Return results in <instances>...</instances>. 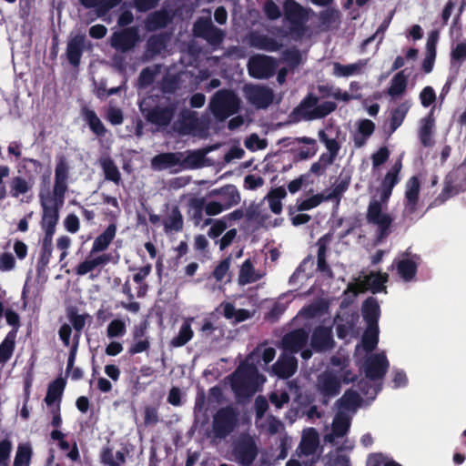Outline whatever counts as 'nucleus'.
Here are the masks:
<instances>
[{"label": "nucleus", "mask_w": 466, "mask_h": 466, "mask_svg": "<svg viewBox=\"0 0 466 466\" xmlns=\"http://www.w3.org/2000/svg\"><path fill=\"white\" fill-rule=\"evenodd\" d=\"M138 40L137 32L134 28H128L121 33H115L111 38L113 47L126 51L133 47Z\"/></svg>", "instance_id": "obj_15"}, {"label": "nucleus", "mask_w": 466, "mask_h": 466, "mask_svg": "<svg viewBox=\"0 0 466 466\" xmlns=\"http://www.w3.org/2000/svg\"><path fill=\"white\" fill-rule=\"evenodd\" d=\"M249 42L252 46L268 51H276L282 45L271 37L261 35H252Z\"/></svg>", "instance_id": "obj_31"}, {"label": "nucleus", "mask_w": 466, "mask_h": 466, "mask_svg": "<svg viewBox=\"0 0 466 466\" xmlns=\"http://www.w3.org/2000/svg\"><path fill=\"white\" fill-rule=\"evenodd\" d=\"M239 106V101L236 95L228 91H219L213 97L210 108L214 115L224 119L234 114Z\"/></svg>", "instance_id": "obj_4"}, {"label": "nucleus", "mask_w": 466, "mask_h": 466, "mask_svg": "<svg viewBox=\"0 0 466 466\" xmlns=\"http://www.w3.org/2000/svg\"><path fill=\"white\" fill-rule=\"evenodd\" d=\"M69 166L61 158L55 169V184L53 194L40 193L43 208L42 227L46 232L45 237L53 238L56 225L58 221V210L64 204L65 194L67 190Z\"/></svg>", "instance_id": "obj_2"}, {"label": "nucleus", "mask_w": 466, "mask_h": 466, "mask_svg": "<svg viewBox=\"0 0 466 466\" xmlns=\"http://www.w3.org/2000/svg\"><path fill=\"white\" fill-rule=\"evenodd\" d=\"M259 426L270 433H277L282 430V423L272 417L267 418L265 423H259Z\"/></svg>", "instance_id": "obj_56"}, {"label": "nucleus", "mask_w": 466, "mask_h": 466, "mask_svg": "<svg viewBox=\"0 0 466 466\" xmlns=\"http://www.w3.org/2000/svg\"><path fill=\"white\" fill-rule=\"evenodd\" d=\"M84 42L85 36L78 35L74 36L67 45V57L69 62L74 66H77L79 64Z\"/></svg>", "instance_id": "obj_25"}, {"label": "nucleus", "mask_w": 466, "mask_h": 466, "mask_svg": "<svg viewBox=\"0 0 466 466\" xmlns=\"http://www.w3.org/2000/svg\"><path fill=\"white\" fill-rule=\"evenodd\" d=\"M116 235V227L110 225L100 236H98L92 247V253L105 250Z\"/></svg>", "instance_id": "obj_33"}, {"label": "nucleus", "mask_w": 466, "mask_h": 466, "mask_svg": "<svg viewBox=\"0 0 466 466\" xmlns=\"http://www.w3.org/2000/svg\"><path fill=\"white\" fill-rule=\"evenodd\" d=\"M52 238L49 237H45L43 242V251L39 259V264L42 267H46L48 265L50 261V258L52 255Z\"/></svg>", "instance_id": "obj_53"}, {"label": "nucleus", "mask_w": 466, "mask_h": 466, "mask_svg": "<svg viewBox=\"0 0 466 466\" xmlns=\"http://www.w3.org/2000/svg\"><path fill=\"white\" fill-rule=\"evenodd\" d=\"M410 105L408 102H405L400 105L392 113L391 116V126L393 129H396L400 126L407 112L410 109Z\"/></svg>", "instance_id": "obj_50"}, {"label": "nucleus", "mask_w": 466, "mask_h": 466, "mask_svg": "<svg viewBox=\"0 0 466 466\" xmlns=\"http://www.w3.org/2000/svg\"><path fill=\"white\" fill-rule=\"evenodd\" d=\"M179 160V157L176 154H161L152 159V167L155 169H165L177 165Z\"/></svg>", "instance_id": "obj_37"}, {"label": "nucleus", "mask_w": 466, "mask_h": 466, "mask_svg": "<svg viewBox=\"0 0 466 466\" xmlns=\"http://www.w3.org/2000/svg\"><path fill=\"white\" fill-rule=\"evenodd\" d=\"M335 196V193H321L311 196L306 199L300 200L298 203V209L300 211L310 210L318 207L324 200L331 199Z\"/></svg>", "instance_id": "obj_34"}, {"label": "nucleus", "mask_w": 466, "mask_h": 466, "mask_svg": "<svg viewBox=\"0 0 466 466\" xmlns=\"http://www.w3.org/2000/svg\"><path fill=\"white\" fill-rule=\"evenodd\" d=\"M368 220L376 225L381 233H384L391 224L392 218L387 212V202H383L380 198H374L369 206Z\"/></svg>", "instance_id": "obj_5"}, {"label": "nucleus", "mask_w": 466, "mask_h": 466, "mask_svg": "<svg viewBox=\"0 0 466 466\" xmlns=\"http://www.w3.org/2000/svg\"><path fill=\"white\" fill-rule=\"evenodd\" d=\"M101 460L108 466H120L125 461V456L121 451L106 449L101 454Z\"/></svg>", "instance_id": "obj_43"}, {"label": "nucleus", "mask_w": 466, "mask_h": 466, "mask_svg": "<svg viewBox=\"0 0 466 466\" xmlns=\"http://www.w3.org/2000/svg\"><path fill=\"white\" fill-rule=\"evenodd\" d=\"M420 183L415 177H410L406 183L405 198L406 209L413 212L418 201Z\"/></svg>", "instance_id": "obj_24"}, {"label": "nucleus", "mask_w": 466, "mask_h": 466, "mask_svg": "<svg viewBox=\"0 0 466 466\" xmlns=\"http://www.w3.org/2000/svg\"><path fill=\"white\" fill-rule=\"evenodd\" d=\"M375 125L370 119H362L358 123V134L355 137V144L358 147L364 145L366 138L369 137L374 131Z\"/></svg>", "instance_id": "obj_36"}, {"label": "nucleus", "mask_w": 466, "mask_h": 466, "mask_svg": "<svg viewBox=\"0 0 466 466\" xmlns=\"http://www.w3.org/2000/svg\"><path fill=\"white\" fill-rule=\"evenodd\" d=\"M319 139L325 144L328 150V153L322 154V156L329 157L330 161L333 162L339 151L338 143L334 139L328 138L324 131H319Z\"/></svg>", "instance_id": "obj_47"}, {"label": "nucleus", "mask_w": 466, "mask_h": 466, "mask_svg": "<svg viewBox=\"0 0 466 466\" xmlns=\"http://www.w3.org/2000/svg\"><path fill=\"white\" fill-rule=\"evenodd\" d=\"M400 168L401 164L400 162L396 163L383 179L380 189V197L383 202L388 201L393 187L398 183V174Z\"/></svg>", "instance_id": "obj_17"}, {"label": "nucleus", "mask_w": 466, "mask_h": 466, "mask_svg": "<svg viewBox=\"0 0 466 466\" xmlns=\"http://www.w3.org/2000/svg\"><path fill=\"white\" fill-rule=\"evenodd\" d=\"M435 127V119L431 115L422 118L420 122L419 137L424 146L433 144V134Z\"/></svg>", "instance_id": "obj_21"}, {"label": "nucleus", "mask_w": 466, "mask_h": 466, "mask_svg": "<svg viewBox=\"0 0 466 466\" xmlns=\"http://www.w3.org/2000/svg\"><path fill=\"white\" fill-rule=\"evenodd\" d=\"M172 117V113L170 110L165 109L160 110L157 109L149 114L148 118L152 122L157 123V125H167Z\"/></svg>", "instance_id": "obj_52"}, {"label": "nucleus", "mask_w": 466, "mask_h": 466, "mask_svg": "<svg viewBox=\"0 0 466 466\" xmlns=\"http://www.w3.org/2000/svg\"><path fill=\"white\" fill-rule=\"evenodd\" d=\"M127 325L121 319L112 320L106 328V336L109 339L122 337L126 334Z\"/></svg>", "instance_id": "obj_46"}, {"label": "nucleus", "mask_w": 466, "mask_h": 466, "mask_svg": "<svg viewBox=\"0 0 466 466\" xmlns=\"http://www.w3.org/2000/svg\"><path fill=\"white\" fill-rule=\"evenodd\" d=\"M365 65L366 63L362 60L349 65L333 63L332 73L338 77H349L360 74Z\"/></svg>", "instance_id": "obj_22"}, {"label": "nucleus", "mask_w": 466, "mask_h": 466, "mask_svg": "<svg viewBox=\"0 0 466 466\" xmlns=\"http://www.w3.org/2000/svg\"><path fill=\"white\" fill-rule=\"evenodd\" d=\"M287 192L284 187H279L272 189L266 196V199L268 201L270 210L275 214H279L282 211L281 200L285 198Z\"/></svg>", "instance_id": "obj_29"}, {"label": "nucleus", "mask_w": 466, "mask_h": 466, "mask_svg": "<svg viewBox=\"0 0 466 466\" xmlns=\"http://www.w3.org/2000/svg\"><path fill=\"white\" fill-rule=\"evenodd\" d=\"M236 416L232 409L221 410L214 419V430L219 436L228 433L235 425Z\"/></svg>", "instance_id": "obj_14"}, {"label": "nucleus", "mask_w": 466, "mask_h": 466, "mask_svg": "<svg viewBox=\"0 0 466 466\" xmlns=\"http://www.w3.org/2000/svg\"><path fill=\"white\" fill-rule=\"evenodd\" d=\"M194 32L212 44L218 43L223 36L222 32L212 25L209 15L206 18H200L195 24Z\"/></svg>", "instance_id": "obj_11"}, {"label": "nucleus", "mask_w": 466, "mask_h": 466, "mask_svg": "<svg viewBox=\"0 0 466 466\" xmlns=\"http://www.w3.org/2000/svg\"><path fill=\"white\" fill-rule=\"evenodd\" d=\"M327 466H350V461L344 452L335 451L328 455Z\"/></svg>", "instance_id": "obj_49"}, {"label": "nucleus", "mask_w": 466, "mask_h": 466, "mask_svg": "<svg viewBox=\"0 0 466 466\" xmlns=\"http://www.w3.org/2000/svg\"><path fill=\"white\" fill-rule=\"evenodd\" d=\"M225 219H226V218L213 221L212 226L208 231V236L210 238H214L218 237L227 228V224H226Z\"/></svg>", "instance_id": "obj_60"}, {"label": "nucleus", "mask_w": 466, "mask_h": 466, "mask_svg": "<svg viewBox=\"0 0 466 466\" xmlns=\"http://www.w3.org/2000/svg\"><path fill=\"white\" fill-rule=\"evenodd\" d=\"M245 96L254 106L265 108L273 100V94L270 89L258 86H248L245 87Z\"/></svg>", "instance_id": "obj_10"}, {"label": "nucleus", "mask_w": 466, "mask_h": 466, "mask_svg": "<svg viewBox=\"0 0 466 466\" xmlns=\"http://www.w3.org/2000/svg\"><path fill=\"white\" fill-rule=\"evenodd\" d=\"M109 260V255L102 254L94 256V253L91 252L90 256L77 266L76 274L86 275V273L91 272L99 267L106 265Z\"/></svg>", "instance_id": "obj_18"}, {"label": "nucleus", "mask_w": 466, "mask_h": 466, "mask_svg": "<svg viewBox=\"0 0 466 466\" xmlns=\"http://www.w3.org/2000/svg\"><path fill=\"white\" fill-rule=\"evenodd\" d=\"M367 466H400L382 454H372L368 458Z\"/></svg>", "instance_id": "obj_51"}, {"label": "nucleus", "mask_w": 466, "mask_h": 466, "mask_svg": "<svg viewBox=\"0 0 466 466\" xmlns=\"http://www.w3.org/2000/svg\"><path fill=\"white\" fill-rule=\"evenodd\" d=\"M32 448L29 444H20L15 457L14 466H29Z\"/></svg>", "instance_id": "obj_42"}, {"label": "nucleus", "mask_w": 466, "mask_h": 466, "mask_svg": "<svg viewBox=\"0 0 466 466\" xmlns=\"http://www.w3.org/2000/svg\"><path fill=\"white\" fill-rule=\"evenodd\" d=\"M33 187V184L21 177H15L10 183V193L12 197L18 198L20 195L27 193Z\"/></svg>", "instance_id": "obj_38"}, {"label": "nucleus", "mask_w": 466, "mask_h": 466, "mask_svg": "<svg viewBox=\"0 0 466 466\" xmlns=\"http://www.w3.org/2000/svg\"><path fill=\"white\" fill-rule=\"evenodd\" d=\"M379 340V328L378 325L369 324L366 331L363 334L360 345L356 347V356L358 358L364 356L367 352L374 350Z\"/></svg>", "instance_id": "obj_12"}, {"label": "nucleus", "mask_w": 466, "mask_h": 466, "mask_svg": "<svg viewBox=\"0 0 466 466\" xmlns=\"http://www.w3.org/2000/svg\"><path fill=\"white\" fill-rule=\"evenodd\" d=\"M12 450V445L9 441H3L0 442V466H7L8 459Z\"/></svg>", "instance_id": "obj_58"}, {"label": "nucleus", "mask_w": 466, "mask_h": 466, "mask_svg": "<svg viewBox=\"0 0 466 466\" xmlns=\"http://www.w3.org/2000/svg\"><path fill=\"white\" fill-rule=\"evenodd\" d=\"M65 387V382L63 380H56L52 382L47 390V394L45 398V401L47 405H52L56 400H57L62 395L63 390Z\"/></svg>", "instance_id": "obj_41"}, {"label": "nucleus", "mask_w": 466, "mask_h": 466, "mask_svg": "<svg viewBox=\"0 0 466 466\" xmlns=\"http://www.w3.org/2000/svg\"><path fill=\"white\" fill-rule=\"evenodd\" d=\"M100 163L106 177L116 183L119 182L120 173L116 166L113 163V161L109 158L105 157L101 159Z\"/></svg>", "instance_id": "obj_44"}, {"label": "nucleus", "mask_w": 466, "mask_h": 466, "mask_svg": "<svg viewBox=\"0 0 466 466\" xmlns=\"http://www.w3.org/2000/svg\"><path fill=\"white\" fill-rule=\"evenodd\" d=\"M230 267V258L224 259L214 270V277L220 281L227 276Z\"/></svg>", "instance_id": "obj_61"}, {"label": "nucleus", "mask_w": 466, "mask_h": 466, "mask_svg": "<svg viewBox=\"0 0 466 466\" xmlns=\"http://www.w3.org/2000/svg\"><path fill=\"white\" fill-rule=\"evenodd\" d=\"M308 334L303 329H298L287 334L282 340L284 352L293 355L307 343Z\"/></svg>", "instance_id": "obj_13"}, {"label": "nucleus", "mask_w": 466, "mask_h": 466, "mask_svg": "<svg viewBox=\"0 0 466 466\" xmlns=\"http://www.w3.org/2000/svg\"><path fill=\"white\" fill-rule=\"evenodd\" d=\"M334 108L335 104L332 102H324L317 106V100L309 97L301 103L298 108V114L301 117L309 120L323 117L333 111Z\"/></svg>", "instance_id": "obj_7"}, {"label": "nucleus", "mask_w": 466, "mask_h": 466, "mask_svg": "<svg viewBox=\"0 0 466 466\" xmlns=\"http://www.w3.org/2000/svg\"><path fill=\"white\" fill-rule=\"evenodd\" d=\"M319 445V436L314 429L304 431L300 449L302 453L309 455L315 452Z\"/></svg>", "instance_id": "obj_27"}, {"label": "nucleus", "mask_w": 466, "mask_h": 466, "mask_svg": "<svg viewBox=\"0 0 466 466\" xmlns=\"http://www.w3.org/2000/svg\"><path fill=\"white\" fill-rule=\"evenodd\" d=\"M363 317L367 321V324H377L380 316V307L378 302L373 299H368L362 308Z\"/></svg>", "instance_id": "obj_35"}, {"label": "nucleus", "mask_w": 466, "mask_h": 466, "mask_svg": "<svg viewBox=\"0 0 466 466\" xmlns=\"http://www.w3.org/2000/svg\"><path fill=\"white\" fill-rule=\"evenodd\" d=\"M275 354L273 348L258 349L238 367L229 379L231 388L238 398L251 396L264 383L265 379L258 374V369L271 362Z\"/></svg>", "instance_id": "obj_1"}, {"label": "nucleus", "mask_w": 466, "mask_h": 466, "mask_svg": "<svg viewBox=\"0 0 466 466\" xmlns=\"http://www.w3.org/2000/svg\"><path fill=\"white\" fill-rule=\"evenodd\" d=\"M15 268V260L11 253L0 254V271H11Z\"/></svg>", "instance_id": "obj_54"}, {"label": "nucleus", "mask_w": 466, "mask_h": 466, "mask_svg": "<svg viewBox=\"0 0 466 466\" xmlns=\"http://www.w3.org/2000/svg\"><path fill=\"white\" fill-rule=\"evenodd\" d=\"M276 68L275 61L268 56H256L248 62L249 74L257 78L270 76Z\"/></svg>", "instance_id": "obj_9"}, {"label": "nucleus", "mask_w": 466, "mask_h": 466, "mask_svg": "<svg viewBox=\"0 0 466 466\" xmlns=\"http://www.w3.org/2000/svg\"><path fill=\"white\" fill-rule=\"evenodd\" d=\"M416 267L415 261L410 258H402L397 264L400 276L406 281L414 277Z\"/></svg>", "instance_id": "obj_39"}, {"label": "nucleus", "mask_w": 466, "mask_h": 466, "mask_svg": "<svg viewBox=\"0 0 466 466\" xmlns=\"http://www.w3.org/2000/svg\"><path fill=\"white\" fill-rule=\"evenodd\" d=\"M285 13L289 20L300 25L305 20V12L302 7L292 0H287L284 5Z\"/></svg>", "instance_id": "obj_32"}, {"label": "nucleus", "mask_w": 466, "mask_h": 466, "mask_svg": "<svg viewBox=\"0 0 466 466\" xmlns=\"http://www.w3.org/2000/svg\"><path fill=\"white\" fill-rule=\"evenodd\" d=\"M82 116L84 120L88 124L90 129L96 135L102 136L106 133V128L95 111L87 107H84L82 109Z\"/></svg>", "instance_id": "obj_28"}, {"label": "nucleus", "mask_w": 466, "mask_h": 466, "mask_svg": "<svg viewBox=\"0 0 466 466\" xmlns=\"http://www.w3.org/2000/svg\"><path fill=\"white\" fill-rule=\"evenodd\" d=\"M165 227L167 229L171 230L180 229L182 227L181 216L177 211H173L169 219L165 222Z\"/></svg>", "instance_id": "obj_64"}, {"label": "nucleus", "mask_w": 466, "mask_h": 466, "mask_svg": "<svg viewBox=\"0 0 466 466\" xmlns=\"http://www.w3.org/2000/svg\"><path fill=\"white\" fill-rule=\"evenodd\" d=\"M332 162L330 161L329 157L320 156L319 160L312 164L310 167V171L316 175L321 174L328 166H329Z\"/></svg>", "instance_id": "obj_59"}, {"label": "nucleus", "mask_w": 466, "mask_h": 466, "mask_svg": "<svg viewBox=\"0 0 466 466\" xmlns=\"http://www.w3.org/2000/svg\"><path fill=\"white\" fill-rule=\"evenodd\" d=\"M360 404L359 395L353 391L346 392L338 403V411L333 419L331 432L325 435V441L335 442L343 437L350 425V416Z\"/></svg>", "instance_id": "obj_3"}, {"label": "nucleus", "mask_w": 466, "mask_h": 466, "mask_svg": "<svg viewBox=\"0 0 466 466\" xmlns=\"http://www.w3.org/2000/svg\"><path fill=\"white\" fill-rule=\"evenodd\" d=\"M193 318H187L184 320L179 329L178 334L171 340V345L174 347H182L187 344L193 337V329L191 324Z\"/></svg>", "instance_id": "obj_26"}, {"label": "nucleus", "mask_w": 466, "mask_h": 466, "mask_svg": "<svg viewBox=\"0 0 466 466\" xmlns=\"http://www.w3.org/2000/svg\"><path fill=\"white\" fill-rule=\"evenodd\" d=\"M451 59L461 62L466 59V43H458L451 52Z\"/></svg>", "instance_id": "obj_62"}, {"label": "nucleus", "mask_w": 466, "mask_h": 466, "mask_svg": "<svg viewBox=\"0 0 466 466\" xmlns=\"http://www.w3.org/2000/svg\"><path fill=\"white\" fill-rule=\"evenodd\" d=\"M389 361L384 353L371 354L361 367L370 380L381 379L389 369Z\"/></svg>", "instance_id": "obj_8"}, {"label": "nucleus", "mask_w": 466, "mask_h": 466, "mask_svg": "<svg viewBox=\"0 0 466 466\" xmlns=\"http://www.w3.org/2000/svg\"><path fill=\"white\" fill-rule=\"evenodd\" d=\"M330 330L328 328L317 329L312 336L311 347L316 350H325L332 347Z\"/></svg>", "instance_id": "obj_20"}, {"label": "nucleus", "mask_w": 466, "mask_h": 466, "mask_svg": "<svg viewBox=\"0 0 466 466\" xmlns=\"http://www.w3.org/2000/svg\"><path fill=\"white\" fill-rule=\"evenodd\" d=\"M225 205L218 201H210L205 205V212L208 216H216L226 210Z\"/></svg>", "instance_id": "obj_63"}, {"label": "nucleus", "mask_w": 466, "mask_h": 466, "mask_svg": "<svg viewBox=\"0 0 466 466\" xmlns=\"http://www.w3.org/2000/svg\"><path fill=\"white\" fill-rule=\"evenodd\" d=\"M169 19L167 13H157L152 15L148 21V27L150 29H156L157 27L164 26Z\"/></svg>", "instance_id": "obj_55"}, {"label": "nucleus", "mask_w": 466, "mask_h": 466, "mask_svg": "<svg viewBox=\"0 0 466 466\" xmlns=\"http://www.w3.org/2000/svg\"><path fill=\"white\" fill-rule=\"evenodd\" d=\"M407 86V77L402 72L398 73L391 80L389 89V95L392 97L400 96L403 94Z\"/></svg>", "instance_id": "obj_40"}, {"label": "nucleus", "mask_w": 466, "mask_h": 466, "mask_svg": "<svg viewBox=\"0 0 466 466\" xmlns=\"http://www.w3.org/2000/svg\"><path fill=\"white\" fill-rule=\"evenodd\" d=\"M220 195L222 197V204L226 208H229L239 203L240 196L236 187L228 185L221 189H215L210 192V196Z\"/></svg>", "instance_id": "obj_23"}, {"label": "nucleus", "mask_w": 466, "mask_h": 466, "mask_svg": "<svg viewBox=\"0 0 466 466\" xmlns=\"http://www.w3.org/2000/svg\"><path fill=\"white\" fill-rule=\"evenodd\" d=\"M318 390L324 398L333 397L339 392V383L331 373L322 374L319 378Z\"/></svg>", "instance_id": "obj_19"}, {"label": "nucleus", "mask_w": 466, "mask_h": 466, "mask_svg": "<svg viewBox=\"0 0 466 466\" xmlns=\"http://www.w3.org/2000/svg\"><path fill=\"white\" fill-rule=\"evenodd\" d=\"M420 99L423 106H429L436 99L434 90L431 86L424 87L420 94Z\"/></svg>", "instance_id": "obj_57"}, {"label": "nucleus", "mask_w": 466, "mask_h": 466, "mask_svg": "<svg viewBox=\"0 0 466 466\" xmlns=\"http://www.w3.org/2000/svg\"><path fill=\"white\" fill-rule=\"evenodd\" d=\"M224 315L227 319L236 321H243L249 318V312L246 309H236L231 304L223 305Z\"/></svg>", "instance_id": "obj_45"}, {"label": "nucleus", "mask_w": 466, "mask_h": 466, "mask_svg": "<svg viewBox=\"0 0 466 466\" xmlns=\"http://www.w3.org/2000/svg\"><path fill=\"white\" fill-rule=\"evenodd\" d=\"M297 370V361L293 355L283 352L282 356L273 366V371L280 378H289Z\"/></svg>", "instance_id": "obj_16"}, {"label": "nucleus", "mask_w": 466, "mask_h": 466, "mask_svg": "<svg viewBox=\"0 0 466 466\" xmlns=\"http://www.w3.org/2000/svg\"><path fill=\"white\" fill-rule=\"evenodd\" d=\"M387 275L380 273H372L370 275L360 277L354 283H351L347 292L356 296L359 293L370 289L373 292L380 291L384 283L387 281Z\"/></svg>", "instance_id": "obj_6"}, {"label": "nucleus", "mask_w": 466, "mask_h": 466, "mask_svg": "<svg viewBox=\"0 0 466 466\" xmlns=\"http://www.w3.org/2000/svg\"><path fill=\"white\" fill-rule=\"evenodd\" d=\"M262 277V274L257 272L249 259L244 261L240 267L238 282L241 285H246L257 281Z\"/></svg>", "instance_id": "obj_30"}, {"label": "nucleus", "mask_w": 466, "mask_h": 466, "mask_svg": "<svg viewBox=\"0 0 466 466\" xmlns=\"http://www.w3.org/2000/svg\"><path fill=\"white\" fill-rule=\"evenodd\" d=\"M15 334L9 333L0 345V362H5L11 356L14 349Z\"/></svg>", "instance_id": "obj_48"}]
</instances>
